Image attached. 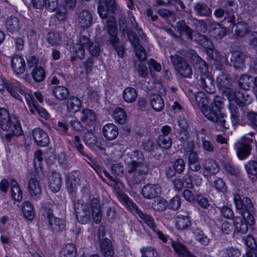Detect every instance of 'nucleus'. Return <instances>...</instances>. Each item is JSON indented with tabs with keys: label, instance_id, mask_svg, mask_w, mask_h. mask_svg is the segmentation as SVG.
<instances>
[{
	"label": "nucleus",
	"instance_id": "obj_1",
	"mask_svg": "<svg viewBox=\"0 0 257 257\" xmlns=\"http://www.w3.org/2000/svg\"><path fill=\"white\" fill-rule=\"evenodd\" d=\"M74 208L77 219L80 223H87L90 221L91 216L96 223L100 222L102 218L101 209L97 198H93L90 201L79 200L74 203Z\"/></svg>",
	"mask_w": 257,
	"mask_h": 257
},
{
	"label": "nucleus",
	"instance_id": "obj_2",
	"mask_svg": "<svg viewBox=\"0 0 257 257\" xmlns=\"http://www.w3.org/2000/svg\"><path fill=\"white\" fill-rule=\"evenodd\" d=\"M0 127L8 133L5 135L8 141H10L14 136H19L23 134V130L18 118L11 116L8 111L5 108H0Z\"/></svg>",
	"mask_w": 257,
	"mask_h": 257
},
{
	"label": "nucleus",
	"instance_id": "obj_3",
	"mask_svg": "<svg viewBox=\"0 0 257 257\" xmlns=\"http://www.w3.org/2000/svg\"><path fill=\"white\" fill-rule=\"evenodd\" d=\"M195 102L198 107L201 109L204 116L209 120L216 123L222 129L228 128L229 125L225 124L224 115H219L212 108L208 106V100L204 93L199 91L194 94Z\"/></svg>",
	"mask_w": 257,
	"mask_h": 257
},
{
	"label": "nucleus",
	"instance_id": "obj_4",
	"mask_svg": "<svg viewBox=\"0 0 257 257\" xmlns=\"http://www.w3.org/2000/svg\"><path fill=\"white\" fill-rule=\"evenodd\" d=\"M119 199L122 201L125 205L134 213L139 215L145 224H146L153 231L156 232V225L154 219L151 216L143 213L140 210L138 206L133 202L128 197L124 194H120Z\"/></svg>",
	"mask_w": 257,
	"mask_h": 257
},
{
	"label": "nucleus",
	"instance_id": "obj_5",
	"mask_svg": "<svg viewBox=\"0 0 257 257\" xmlns=\"http://www.w3.org/2000/svg\"><path fill=\"white\" fill-rule=\"evenodd\" d=\"M195 67L200 70L201 73L199 80V85L206 91L209 93L213 92L212 79L207 73L208 67L205 62L200 57L197 58Z\"/></svg>",
	"mask_w": 257,
	"mask_h": 257
},
{
	"label": "nucleus",
	"instance_id": "obj_6",
	"mask_svg": "<svg viewBox=\"0 0 257 257\" xmlns=\"http://www.w3.org/2000/svg\"><path fill=\"white\" fill-rule=\"evenodd\" d=\"M216 79L217 87L222 94L228 99H233L234 96L230 93L232 92L233 88L231 85V79L228 75L224 72H220Z\"/></svg>",
	"mask_w": 257,
	"mask_h": 257
},
{
	"label": "nucleus",
	"instance_id": "obj_7",
	"mask_svg": "<svg viewBox=\"0 0 257 257\" xmlns=\"http://www.w3.org/2000/svg\"><path fill=\"white\" fill-rule=\"evenodd\" d=\"M170 58L174 68L181 76L185 78L191 77L192 68L186 60L177 55H172Z\"/></svg>",
	"mask_w": 257,
	"mask_h": 257
},
{
	"label": "nucleus",
	"instance_id": "obj_8",
	"mask_svg": "<svg viewBox=\"0 0 257 257\" xmlns=\"http://www.w3.org/2000/svg\"><path fill=\"white\" fill-rule=\"evenodd\" d=\"M3 82L7 91L13 98L22 101L23 99L21 95H23L25 97L28 105L34 104L33 97L30 94L25 92L19 85L13 83H6L4 81Z\"/></svg>",
	"mask_w": 257,
	"mask_h": 257
},
{
	"label": "nucleus",
	"instance_id": "obj_9",
	"mask_svg": "<svg viewBox=\"0 0 257 257\" xmlns=\"http://www.w3.org/2000/svg\"><path fill=\"white\" fill-rule=\"evenodd\" d=\"M251 142L252 139L242 137L235 143L234 147L239 159L244 160L250 155L251 147L249 144Z\"/></svg>",
	"mask_w": 257,
	"mask_h": 257
},
{
	"label": "nucleus",
	"instance_id": "obj_10",
	"mask_svg": "<svg viewBox=\"0 0 257 257\" xmlns=\"http://www.w3.org/2000/svg\"><path fill=\"white\" fill-rule=\"evenodd\" d=\"M131 161H128L127 158L125 159L128 173L135 172L139 175H144L148 173L149 168L147 164L136 161L134 157H131Z\"/></svg>",
	"mask_w": 257,
	"mask_h": 257
},
{
	"label": "nucleus",
	"instance_id": "obj_11",
	"mask_svg": "<svg viewBox=\"0 0 257 257\" xmlns=\"http://www.w3.org/2000/svg\"><path fill=\"white\" fill-rule=\"evenodd\" d=\"M28 190L31 197L36 200L41 199L42 187L40 181L35 177H31L28 181Z\"/></svg>",
	"mask_w": 257,
	"mask_h": 257
},
{
	"label": "nucleus",
	"instance_id": "obj_12",
	"mask_svg": "<svg viewBox=\"0 0 257 257\" xmlns=\"http://www.w3.org/2000/svg\"><path fill=\"white\" fill-rule=\"evenodd\" d=\"M76 21L78 26L82 29L85 30L90 27L93 22V18L90 12L87 10H83L77 13Z\"/></svg>",
	"mask_w": 257,
	"mask_h": 257
},
{
	"label": "nucleus",
	"instance_id": "obj_13",
	"mask_svg": "<svg viewBox=\"0 0 257 257\" xmlns=\"http://www.w3.org/2000/svg\"><path fill=\"white\" fill-rule=\"evenodd\" d=\"M128 38L134 46L137 57L141 61H145L147 58V54L145 49L140 45L139 40L136 35L133 32L128 34Z\"/></svg>",
	"mask_w": 257,
	"mask_h": 257
},
{
	"label": "nucleus",
	"instance_id": "obj_14",
	"mask_svg": "<svg viewBox=\"0 0 257 257\" xmlns=\"http://www.w3.org/2000/svg\"><path fill=\"white\" fill-rule=\"evenodd\" d=\"M33 138L36 144L40 147H45L49 144L50 139L47 133L40 127L32 131Z\"/></svg>",
	"mask_w": 257,
	"mask_h": 257
},
{
	"label": "nucleus",
	"instance_id": "obj_15",
	"mask_svg": "<svg viewBox=\"0 0 257 257\" xmlns=\"http://www.w3.org/2000/svg\"><path fill=\"white\" fill-rule=\"evenodd\" d=\"M47 221L49 228L52 231L59 232L63 230L65 228V221L54 216L52 213H48Z\"/></svg>",
	"mask_w": 257,
	"mask_h": 257
},
{
	"label": "nucleus",
	"instance_id": "obj_16",
	"mask_svg": "<svg viewBox=\"0 0 257 257\" xmlns=\"http://www.w3.org/2000/svg\"><path fill=\"white\" fill-rule=\"evenodd\" d=\"M230 94H232L234 98L232 99H228V100L235 102L240 106L250 104L252 101L251 96L246 92L239 91L236 92L233 89Z\"/></svg>",
	"mask_w": 257,
	"mask_h": 257
},
{
	"label": "nucleus",
	"instance_id": "obj_17",
	"mask_svg": "<svg viewBox=\"0 0 257 257\" xmlns=\"http://www.w3.org/2000/svg\"><path fill=\"white\" fill-rule=\"evenodd\" d=\"M195 149L194 142L190 143V152L188 157V165L189 169L194 172H197L200 170L201 165L198 154L193 151Z\"/></svg>",
	"mask_w": 257,
	"mask_h": 257
},
{
	"label": "nucleus",
	"instance_id": "obj_18",
	"mask_svg": "<svg viewBox=\"0 0 257 257\" xmlns=\"http://www.w3.org/2000/svg\"><path fill=\"white\" fill-rule=\"evenodd\" d=\"M106 27L110 36L109 41L112 44L115 45V44L119 40L117 36V28L116 23L114 17H110L107 19Z\"/></svg>",
	"mask_w": 257,
	"mask_h": 257
},
{
	"label": "nucleus",
	"instance_id": "obj_19",
	"mask_svg": "<svg viewBox=\"0 0 257 257\" xmlns=\"http://www.w3.org/2000/svg\"><path fill=\"white\" fill-rule=\"evenodd\" d=\"M142 192L145 198L152 199L161 194L162 188L158 184H150L143 187Z\"/></svg>",
	"mask_w": 257,
	"mask_h": 257
},
{
	"label": "nucleus",
	"instance_id": "obj_20",
	"mask_svg": "<svg viewBox=\"0 0 257 257\" xmlns=\"http://www.w3.org/2000/svg\"><path fill=\"white\" fill-rule=\"evenodd\" d=\"M48 183L50 189L54 193L58 192L61 187L62 179L59 173L54 172L48 177Z\"/></svg>",
	"mask_w": 257,
	"mask_h": 257
},
{
	"label": "nucleus",
	"instance_id": "obj_21",
	"mask_svg": "<svg viewBox=\"0 0 257 257\" xmlns=\"http://www.w3.org/2000/svg\"><path fill=\"white\" fill-rule=\"evenodd\" d=\"M11 66L14 72L17 74H23L26 69V63L23 58L19 55H15L11 59Z\"/></svg>",
	"mask_w": 257,
	"mask_h": 257
},
{
	"label": "nucleus",
	"instance_id": "obj_22",
	"mask_svg": "<svg viewBox=\"0 0 257 257\" xmlns=\"http://www.w3.org/2000/svg\"><path fill=\"white\" fill-rule=\"evenodd\" d=\"M102 134L106 140L108 141L113 140L116 138L118 135V127L113 123H107L102 128Z\"/></svg>",
	"mask_w": 257,
	"mask_h": 257
},
{
	"label": "nucleus",
	"instance_id": "obj_23",
	"mask_svg": "<svg viewBox=\"0 0 257 257\" xmlns=\"http://www.w3.org/2000/svg\"><path fill=\"white\" fill-rule=\"evenodd\" d=\"M234 202L237 209L243 211L254 207L251 201L247 197L242 198L239 194H234Z\"/></svg>",
	"mask_w": 257,
	"mask_h": 257
},
{
	"label": "nucleus",
	"instance_id": "obj_24",
	"mask_svg": "<svg viewBox=\"0 0 257 257\" xmlns=\"http://www.w3.org/2000/svg\"><path fill=\"white\" fill-rule=\"evenodd\" d=\"M204 176L207 177L217 173L219 171V167L216 162L212 159H208L203 164Z\"/></svg>",
	"mask_w": 257,
	"mask_h": 257
},
{
	"label": "nucleus",
	"instance_id": "obj_25",
	"mask_svg": "<svg viewBox=\"0 0 257 257\" xmlns=\"http://www.w3.org/2000/svg\"><path fill=\"white\" fill-rule=\"evenodd\" d=\"M96 119V114L90 109H83L80 113V120L82 123L92 125L95 122Z\"/></svg>",
	"mask_w": 257,
	"mask_h": 257
},
{
	"label": "nucleus",
	"instance_id": "obj_26",
	"mask_svg": "<svg viewBox=\"0 0 257 257\" xmlns=\"http://www.w3.org/2000/svg\"><path fill=\"white\" fill-rule=\"evenodd\" d=\"M100 250L104 257H113L114 250L110 239L105 238L100 242Z\"/></svg>",
	"mask_w": 257,
	"mask_h": 257
},
{
	"label": "nucleus",
	"instance_id": "obj_27",
	"mask_svg": "<svg viewBox=\"0 0 257 257\" xmlns=\"http://www.w3.org/2000/svg\"><path fill=\"white\" fill-rule=\"evenodd\" d=\"M171 246L180 257H196L190 252L184 245L179 241H173Z\"/></svg>",
	"mask_w": 257,
	"mask_h": 257
},
{
	"label": "nucleus",
	"instance_id": "obj_28",
	"mask_svg": "<svg viewBox=\"0 0 257 257\" xmlns=\"http://www.w3.org/2000/svg\"><path fill=\"white\" fill-rule=\"evenodd\" d=\"M193 40L197 42L202 45L206 50V53H212L211 49L213 48V45L211 41L205 36L200 35L196 32H193L192 34Z\"/></svg>",
	"mask_w": 257,
	"mask_h": 257
},
{
	"label": "nucleus",
	"instance_id": "obj_29",
	"mask_svg": "<svg viewBox=\"0 0 257 257\" xmlns=\"http://www.w3.org/2000/svg\"><path fill=\"white\" fill-rule=\"evenodd\" d=\"M22 23L17 17H9L6 23V27L8 32L12 34L18 32L21 28Z\"/></svg>",
	"mask_w": 257,
	"mask_h": 257
},
{
	"label": "nucleus",
	"instance_id": "obj_30",
	"mask_svg": "<svg viewBox=\"0 0 257 257\" xmlns=\"http://www.w3.org/2000/svg\"><path fill=\"white\" fill-rule=\"evenodd\" d=\"M11 194L12 198L17 202L23 199V192L20 186L15 179H11Z\"/></svg>",
	"mask_w": 257,
	"mask_h": 257
},
{
	"label": "nucleus",
	"instance_id": "obj_31",
	"mask_svg": "<svg viewBox=\"0 0 257 257\" xmlns=\"http://www.w3.org/2000/svg\"><path fill=\"white\" fill-rule=\"evenodd\" d=\"M226 32V29L218 23L213 24L209 31L210 35L216 39H221L225 35Z\"/></svg>",
	"mask_w": 257,
	"mask_h": 257
},
{
	"label": "nucleus",
	"instance_id": "obj_32",
	"mask_svg": "<svg viewBox=\"0 0 257 257\" xmlns=\"http://www.w3.org/2000/svg\"><path fill=\"white\" fill-rule=\"evenodd\" d=\"M138 93L136 89L132 87H127L123 91L122 98L127 103H131L137 99Z\"/></svg>",
	"mask_w": 257,
	"mask_h": 257
},
{
	"label": "nucleus",
	"instance_id": "obj_33",
	"mask_svg": "<svg viewBox=\"0 0 257 257\" xmlns=\"http://www.w3.org/2000/svg\"><path fill=\"white\" fill-rule=\"evenodd\" d=\"M151 105L156 111H161L164 107V102L162 96L157 94H153L150 97Z\"/></svg>",
	"mask_w": 257,
	"mask_h": 257
},
{
	"label": "nucleus",
	"instance_id": "obj_34",
	"mask_svg": "<svg viewBox=\"0 0 257 257\" xmlns=\"http://www.w3.org/2000/svg\"><path fill=\"white\" fill-rule=\"evenodd\" d=\"M248 26L244 22H239L233 26L232 31L234 35L238 37H242L248 32Z\"/></svg>",
	"mask_w": 257,
	"mask_h": 257
},
{
	"label": "nucleus",
	"instance_id": "obj_35",
	"mask_svg": "<svg viewBox=\"0 0 257 257\" xmlns=\"http://www.w3.org/2000/svg\"><path fill=\"white\" fill-rule=\"evenodd\" d=\"M231 62L235 68H241L244 66V55L239 52L232 53L230 58Z\"/></svg>",
	"mask_w": 257,
	"mask_h": 257
},
{
	"label": "nucleus",
	"instance_id": "obj_36",
	"mask_svg": "<svg viewBox=\"0 0 257 257\" xmlns=\"http://www.w3.org/2000/svg\"><path fill=\"white\" fill-rule=\"evenodd\" d=\"M52 92L55 97L60 100L65 99L69 94L68 89L63 86L54 87Z\"/></svg>",
	"mask_w": 257,
	"mask_h": 257
},
{
	"label": "nucleus",
	"instance_id": "obj_37",
	"mask_svg": "<svg viewBox=\"0 0 257 257\" xmlns=\"http://www.w3.org/2000/svg\"><path fill=\"white\" fill-rule=\"evenodd\" d=\"M191 224L189 217L188 215H178L176 219V226L180 230L187 228Z\"/></svg>",
	"mask_w": 257,
	"mask_h": 257
},
{
	"label": "nucleus",
	"instance_id": "obj_38",
	"mask_svg": "<svg viewBox=\"0 0 257 257\" xmlns=\"http://www.w3.org/2000/svg\"><path fill=\"white\" fill-rule=\"evenodd\" d=\"M22 209L26 218L32 220L35 217V212L33 207L30 201H26L23 203Z\"/></svg>",
	"mask_w": 257,
	"mask_h": 257
},
{
	"label": "nucleus",
	"instance_id": "obj_39",
	"mask_svg": "<svg viewBox=\"0 0 257 257\" xmlns=\"http://www.w3.org/2000/svg\"><path fill=\"white\" fill-rule=\"evenodd\" d=\"M81 106L80 100L76 97H71L67 102V109L70 112L78 111Z\"/></svg>",
	"mask_w": 257,
	"mask_h": 257
},
{
	"label": "nucleus",
	"instance_id": "obj_40",
	"mask_svg": "<svg viewBox=\"0 0 257 257\" xmlns=\"http://www.w3.org/2000/svg\"><path fill=\"white\" fill-rule=\"evenodd\" d=\"M194 236L196 241L203 245H207L210 242V239L208 238L202 230L199 228L195 229L193 232Z\"/></svg>",
	"mask_w": 257,
	"mask_h": 257
},
{
	"label": "nucleus",
	"instance_id": "obj_41",
	"mask_svg": "<svg viewBox=\"0 0 257 257\" xmlns=\"http://www.w3.org/2000/svg\"><path fill=\"white\" fill-rule=\"evenodd\" d=\"M254 214V207H251L250 209L248 208L243 211H241V214L242 216V219H241L247 222L248 225H252L255 223Z\"/></svg>",
	"mask_w": 257,
	"mask_h": 257
},
{
	"label": "nucleus",
	"instance_id": "obj_42",
	"mask_svg": "<svg viewBox=\"0 0 257 257\" xmlns=\"http://www.w3.org/2000/svg\"><path fill=\"white\" fill-rule=\"evenodd\" d=\"M47 41L53 47L59 45L62 42V38L59 33L50 32L47 36Z\"/></svg>",
	"mask_w": 257,
	"mask_h": 257
},
{
	"label": "nucleus",
	"instance_id": "obj_43",
	"mask_svg": "<svg viewBox=\"0 0 257 257\" xmlns=\"http://www.w3.org/2000/svg\"><path fill=\"white\" fill-rule=\"evenodd\" d=\"M176 29L180 33V35L186 34L190 39H193L192 34L194 32L192 31L184 21L177 23Z\"/></svg>",
	"mask_w": 257,
	"mask_h": 257
},
{
	"label": "nucleus",
	"instance_id": "obj_44",
	"mask_svg": "<svg viewBox=\"0 0 257 257\" xmlns=\"http://www.w3.org/2000/svg\"><path fill=\"white\" fill-rule=\"evenodd\" d=\"M113 117L116 122L123 124L126 120V114L123 109L117 107L113 111Z\"/></svg>",
	"mask_w": 257,
	"mask_h": 257
},
{
	"label": "nucleus",
	"instance_id": "obj_45",
	"mask_svg": "<svg viewBox=\"0 0 257 257\" xmlns=\"http://www.w3.org/2000/svg\"><path fill=\"white\" fill-rule=\"evenodd\" d=\"M77 250L74 244L68 243L62 251L61 257H76Z\"/></svg>",
	"mask_w": 257,
	"mask_h": 257
},
{
	"label": "nucleus",
	"instance_id": "obj_46",
	"mask_svg": "<svg viewBox=\"0 0 257 257\" xmlns=\"http://www.w3.org/2000/svg\"><path fill=\"white\" fill-rule=\"evenodd\" d=\"M235 227L236 230L242 234H245L248 230V225L245 221L240 217H236L234 219Z\"/></svg>",
	"mask_w": 257,
	"mask_h": 257
},
{
	"label": "nucleus",
	"instance_id": "obj_47",
	"mask_svg": "<svg viewBox=\"0 0 257 257\" xmlns=\"http://www.w3.org/2000/svg\"><path fill=\"white\" fill-rule=\"evenodd\" d=\"M212 106L213 107H215L217 109V111H216V112H217L220 116L221 115H224L223 119L225 120L224 117L226 116V115L222 114L220 112V109L223 108L224 107L223 98L218 95H215L213 99ZM214 111H215V110ZM225 121H226V120ZM226 124H228L227 123Z\"/></svg>",
	"mask_w": 257,
	"mask_h": 257
},
{
	"label": "nucleus",
	"instance_id": "obj_48",
	"mask_svg": "<svg viewBox=\"0 0 257 257\" xmlns=\"http://www.w3.org/2000/svg\"><path fill=\"white\" fill-rule=\"evenodd\" d=\"M178 125L182 128L180 132V138L183 141H186L188 139V132L187 131L188 127L187 121L186 118L181 117L178 120Z\"/></svg>",
	"mask_w": 257,
	"mask_h": 257
},
{
	"label": "nucleus",
	"instance_id": "obj_49",
	"mask_svg": "<svg viewBox=\"0 0 257 257\" xmlns=\"http://www.w3.org/2000/svg\"><path fill=\"white\" fill-rule=\"evenodd\" d=\"M31 107L30 111L32 113L37 112L41 117L48 119L49 117V114L47 111L43 108L38 107L36 105V101L34 100V104L29 105Z\"/></svg>",
	"mask_w": 257,
	"mask_h": 257
},
{
	"label": "nucleus",
	"instance_id": "obj_50",
	"mask_svg": "<svg viewBox=\"0 0 257 257\" xmlns=\"http://www.w3.org/2000/svg\"><path fill=\"white\" fill-rule=\"evenodd\" d=\"M194 9L197 14L201 16H208L211 14V9L205 4H196Z\"/></svg>",
	"mask_w": 257,
	"mask_h": 257
},
{
	"label": "nucleus",
	"instance_id": "obj_51",
	"mask_svg": "<svg viewBox=\"0 0 257 257\" xmlns=\"http://www.w3.org/2000/svg\"><path fill=\"white\" fill-rule=\"evenodd\" d=\"M157 142L158 145L165 149H168L172 146V140L169 136L159 135Z\"/></svg>",
	"mask_w": 257,
	"mask_h": 257
},
{
	"label": "nucleus",
	"instance_id": "obj_52",
	"mask_svg": "<svg viewBox=\"0 0 257 257\" xmlns=\"http://www.w3.org/2000/svg\"><path fill=\"white\" fill-rule=\"evenodd\" d=\"M168 203L166 200L162 197L156 198L152 205L153 208L157 211L164 210L167 207Z\"/></svg>",
	"mask_w": 257,
	"mask_h": 257
},
{
	"label": "nucleus",
	"instance_id": "obj_53",
	"mask_svg": "<svg viewBox=\"0 0 257 257\" xmlns=\"http://www.w3.org/2000/svg\"><path fill=\"white\" fill-rule=\"evenodd\" d=\"M70 51L80 59L84 58L85 56L84 47L80 43H76L70 48Z\"/></svg>",
	"mask_w": 257,
	"mask_h": 257
},
{
	"label": "nucleus",
	"instance_id": "obj_54",
	"mask_svg": "<svg viewBox=\"0 0 257 257\" xmlns=\"http://www.w3.org/2000/svg\"><path fill=\"white\" fill-rule=\"evenodd\" d=\"M241 254L237 247H228L222 251V257H239Z\"/></svg>",
	"mask_w": 257,
	"mask_h": 257
},
{
	"label": "nucleus",
	"instance_id": "obj_55",
	"mask_svg": "<svg viewBox=\"0 0 257 257\" xmlns=\"http://www.w3.org/2000/svg\"><path fill=\"white\" fill-rule=\"evenodd\" d=\"M213 187L217 191L223 193H225L227 189L225 182L220 178H217L215 179L213 183Z\"/></svg>",
	"mask_w": 257,
	"mask_h": 257
},
{
	"label": "nucleus",
	"instance_id": "obj_56",
	"mask_svg": "<svg viewBox=\"0 0 257 257\" xmlns=\"http://www.w3.org/2000/svg\"><path fill=\"white\" fill-rule=\"evenodd\" d=\"M229 108L231 114V120L233 125H236L239 121V111L237 107L234 104L230 103Z\"/></svg>",
	"mask_w": 257,
	"mask_h": 257
},
{
	"label": "nucleus",
	"instance_id": "obj_57",
	"mask_svg": "<svg viewBox=\"0 0 257 257\" xmlns=\"http://www.w3.org/2000/svg\"><path fill=\"white\" fill-rule=\"evenodd\" d=\"M32 77L35 81L41 82L45 77V73L44 69L41 67H37L32 72Z\"/></svg>",
	"mask_w": 257,
	"mask_h": 257
},
{
	"label": "nucleus",
	"instance_id": "obj_58",
	"mask_svg": "<svg viewBox=\"0 0 257 257\" xmlns=\"http://www.w3.org/2000/svg\"><path fill=\"white\" fill-rule=\"evenodd\" d=\"M252 78L246 75L241 76L239 79V85L245 90H247L249 88L250 84L252 82Z\"/></svg>",
	"mask_w": 257,
	"mask_h": 257
},
{
	"label": "nucleus",
	"instance_id": "obj_59",
	"mask_svg": "<svg viewBox=\"0 0 257 257\" xmlns=\"http://www.w3.org/2000/svg\"><path fill=\"white\" fill-rule=\"evenodd\" d=\"M141 257H156L157 252L151 246L142 247L141 250Z\"/></svg>",
	"mask_w": 257,
	"mask_h": 257
},
{
	"label": "nucleus",
	"instance_id": "obj_60",
	"mask_svg": "<svg viewBox=\"0 0 257 257\" xmlns=\"http://www.w3.org/2000/svg\"><path fill=\"white\" fill-rule=\"evenodd\" d=\"M245 168L248 174L255 176L257 178V162L250 161L245 164Z\"/></svg>",
	"mask_w": 257,
	"mask_h": 257
},
{
	"label": "nucleus",
	"instance_id": "obj_61",
	"mask_svg": "<svg viewBox=\"0 0 257 257\" xmlns=\"http://www.w3.org/2000/svg\"><path fill=\"white\" fill-rule=\"evenodd\" d=\"M198 204L203 208L207 209L211 206L210 201L206 197L198 195L196 198Z\"/></svg>",
	"mask_w": 257,
	"mask_h": 257
},
{
	"label": "nucleus",
	"instance_id": "obj_62",
	"mask_svg": "<svg viewBox=\"0 0 257 257\" xmlns=\"http://www.w3.org/2000/svg\"><path fill=\"white\" fill-rule=\"evenodd\" d=\"M136 68L139 74L143 77H146L148 74V70L147 66L142 62L136 64Z\"/></svg>",
	"mask_w": 257,
	"mask_h": 257
},
{
	"label": "nucleus",
	"instance_id": "obj_63",
	"mask_svg": "<svg viewBox=\"0 0 257 257\" xmlns=\"http://www.w3.org/2000/svg\"><path fill=\"white\" fill-rule=\"evenodd\" d=\"M170 209L173 210L178 209L181 205V199L179 196H175L170 201L168 204Z\"/></svg>",
	"mask_w": 257,
	"mask_h": 257
},
{
	"label": "nucleus",
	"instance_id": "obj_64",
	"mask_svg": "<svg viewBox=\"0 0 257 257\" xmlns=\"http://www.w3.org/2000/svg\"><path fill=\"white\" fill-rule=\"evenodd\" d=\"M58 6V0H45V7L50 11H55Z\"/></svg>",
	"mask_w": 257,
	"mask_h": 257
}]
</instances>
